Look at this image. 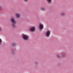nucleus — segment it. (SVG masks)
<instances>
[{"mask_svg": "<svg viewBox=\"0 0 73 73\" xmlns=\"http://www.w3.org/2000/svg\"><path fill=\"white\" fill-rule=\"evenodd\" d=\"M15 17L17 18V19H20V14L19 13H17L15 14Z\"/></svg>", "mask_w": 73, "mask_h": 73, "instance_id": "423d86ee", "label": "nucleus"}, {"mask_svg": "<svg viewBox=\"0 0 73 73\" xmlns=\"http://www.w3.org/2000/svg\"><path fill=\"white\" fill-rule=\"evenodd\" d=\"M37 64H38V63L37 62L35 63L34 64V65H37Z\"/></svg>", "mask_w": 73, "mask_h": 73, "instance_id": "2eb2a0df", "label": "nucleus"}, {"mask_svg": "<svg viewBox=\"0 0 73 73\" xmlns=\"http://www.w3.org/2000/svg\"><path fill=\"white\" fill-rule=\"evenodd\" d=\"M44 28V25L42 24H40L39 25V30H42Z\"/></svg>", "mask_w": 73, "mask_h": 73, "instance_id": "39448f33", "label": "nucleus"}, {"mask_svg": "<svg viewBox=\"0 0 73 73\" xmlns=\"http://www.w3.org/2000/svg\"><path fill=\"white\" fill-rule=\"evenodd\" d=\"M12 45L13 46H16V43H13Z\"/></svg>", "mask_w": 73, "mask_h": 73, "instance_id": "9b49d317", "label": "nucleus"}, {"mask_svg": "<svg viewBox=\"0 0 73 73\" xmlns=\"http://www.w3.org/2000/svg\"><path fill=\"white\" fill-rule=\"evenodd\" d=\"M22 37L23 39V40H28L29 39V37H28V36L27 35H22Z\"/></svg>", "mask_w": 73, "mask_h": 73, "instance_id": "f03ea898", "label": "nucleus"}, {"mask_svg": "<svg viewBox=\"0 0 73 73\" xmlns=\"http://www.w3.org/2000/svg\"><path fill=\"white\" fill-rule=\"evenodd\" d=\"M61 56H62V57H63L64 56V54L62 53L61 54Z\"/></svg>", "mask_w": 73, "mask_h": 73, "instance_id": "ddd939ff", "label": "nucleus"}, {"mask_svg": "<svg viewBox=\"0 0 73 73\" xmlns=\"http://www.w3.org/2000/svg\"><path fill=\"white\" fill-rule=\"evenodd\" d=\"M50 35V31L49 30H47L45 33V36L47 37H49Z\"/></svg>", "mask_w": 73, "mask_h": 73, "instance_id": "7ed1b4c3", "label": "nucleus"}, {"mask_svg": "<svg viewBox=\"0 0 73 73\" xmlns=\"http://www.w3.org/2000/svg\"><path fill=\"white\" fill-rule=\"evenodd\" d=\"M61 15L63 17H64V16H65V14L64 13H61Z\"/></svg>", "mask_w": 73, "mask_h": 73, "instance_id": "0eeeda50", "label": "nucleus"}, {"mask_svg": "<svg viewBox=\"0 0 73 73\" xmlns=\"http://www.w3.org/2000/svg\"><path fill=\"white\" fill-rule=\"evenodd\" d=\"M10 22L12 23V26L13 28H16V20L14 18H11L10 19Z\"/></svg>", "mask_w": 73, "mask_h": 73, "instance_id": "f257e3e1", "label": "nucleus"}, {"mask_svg": "<svg viewBox=\"0 0 73 73\" xmlns=\"http://www.w3.org/2000/svg\"><path fill=\"white\" fill-rule=\"evenodd\" d=\"M46 1L48 3H50L52 2V0H46Z\"/></svg>", "mask_w": 73, "mask_h": 73, "instance_id": "6e6552de", "label": "nucleus"}, {"mask_svg": "<svg viewBox=\"0 0 73 73\" xmlns=\"http://www.w3.org/2000/svg\"><path fill=\"white\" fill-rule=\"evenodd\" d=\"M24 1H25L26 2H27V1H28V0H24Z\"/></svg>", "mask_w": 73, "mask_h": 73, "instance_id": "dca6fc26", "label": "nucleus"}, {"mask_svg": "<svg viewBox=\"0 0 73 73\" xmlns=\"http://www.w3.org/2000/svg\"><path fill=\"white\" fill-rule=\"evenodd\" d=\"M36 30V27L35 26H33L30 28V31L31 32H34Z\"/></svg>", "mask_w": 73, "mask_h": 73, "instance_id": "20e7f679", "label": "nucleus"}, {"mask_svg": "<svg viewBox=\"0 0 73 73\" xmlns=\"http://www.w3.org/2000/svg\"><path fill=\"white\" fill-rule=\"evenodd\" d=\"M56 56L58 58H60L61 57V56H60V55L59 54H57Z\"/></svg>", "mask_w": 73, "mask_h": 73, "instance_id": "9d476101", "label": "nucleus"}, {"mask_svg": "<svg viewBox=\"0 0 73 73\" xmlns=\"http://www.w3.org/2000/svg\"><path fill=\"white\" fill-rule=\"evenodd\" d=\"M2 43V40L0 38V44H1Z\"/></svg>", "mask_w": 73, "mask_h": 73, "instance_id": "f8f14e48", "label": "nucleus"}, {"mask_svg": "<svg viewBox=\"0 0 73 73\" xmlns=\"http://www.w3.org/2000/svg\"><path fill=\"white\" fill-rule=\"evenodd\" d=\"M2 31V29H1V27H0V32H1Z\"/></svg>", "mask_w": 73, "mask_h": 73, "instance_id": "4468645a", "label": "nucleus"}, {"mask_svg": "<svg viewBox=\"0 0 73 73\" xmlns=\"http://www.w3.org/2000/svg\"><path fill=\"white\" fill-rule=\"evenodd\" d=\"M40 10H41V11H45V8H44L42 7L40 9Z\"/></svg>", "mask_w": 73, "mask_h": 73, "instance_id": "1a4fd4ad", "label": "nucleus"}, {"mask_svg": "<svg viewBox=\"0 0 73 73\" xmlns=\"http://www.w3.org/2000/svg\"><path fill=\"white\" fill-rule=\"evenodd\" d=\"M1 9V6L0 5V10Z\"/></svg>", "mask_w": 73, "mask_h": 73, "instance_id": "f3484780", "label": "nucleus"}]
</instances>
